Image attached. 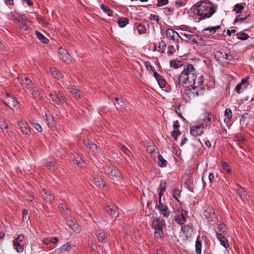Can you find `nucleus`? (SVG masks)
Segmentation results:
<instances>
[{"instance_id":"obj_1","label":"nucleus","mask_w":254,"mask_h":254,"mask_svg":"<svg viewBox=\"0 0 254 254\" xmlns=\"http://www.w3.org/2000/svg\"><path fill=\"white\" fill-rule=\"evenodd\" d=\"M203 76L202 75L197 77L196 69L191 64H188L184 68L181 75L178 77V83L180 85H187V86L201 85L203 83Z\"/></svg>"},{"instance_id":"obj_2","label":"nucleus","mask_w":254,"mask_h":254,"mask_svg":"<svg viewBox=\"0 0 254 254\" xmlns=\"http://www.w3.org/2000/svg\"><path fill=\"white\" fill-rule=\"evenodd\" d=\"M196 10L198 15L201 16L200 19L209 18L215 12L212 3L206 0L198 2L196 4Z\"/></svg>"},{"instance_id":"obj_3","label":"nucleus","mask_w":254,"mask_h":254,"mask_svg":"<svg viewBox=\"0 0 254 254\" xmlns=\"http://www.w3.org/2000/svg\"><path fill=\"white\" fill-rule=\"evenodd\" d=\"M201 85H197V84L192 85L191 88L187 86L185 89L186 94L190 98H194L196 97L202 96L204 94L205 89Z\"/></svg>"},{"instance_id":"obj_4","label":"nucleus","mask_w":254,"mask_h":254,"mask_svg":"<svg viewBox=\"0 0 254 254\" xmlns=\"http://www.w3.org/2000/svg\"><path fill=\"white\" fill-rule=\"evenodd\" d=\"M165 226V222L160 219H156L153 221L152 227L155 229L154 236L155 238H162L164 237L162 229Z\"/></svg>"},{"instance_id":"obj_5","label":"nucleus","mask_w":254,"mask_h":254,"mask_svg":"<svg viewBox=\"0 0 254 254\" xmlns=\"http://www.w3.org/2000/svg\"><path fill=\"white\" fill-rule=\"evenodd\" d=\"M50 99L53 102L58 105H63L66 102V98L64 95L61 92H53L49 94Z\"/></svg>"},{"instance_id":"obj_6","label":"nucleus","mask_w":254,"mask_h":254,"mask_svg":"<svg viewBox=\"0 0 254 254\" xmlns=\"http://www.w3.org/2000/svg\"><path fill=\"white\" fill-rule=\"evenodd\" d=\"M175 216L174 220L176 222L181 225L185 224L187 221L186 216L188 212L183 209H177L174 211Z\"/></svg>"},{"instance_id":"obj_7","label":"nucleus","mask_w":254,"mask_h":254,"mask_svg":"<svg viewBox=\"0 0 254 254\" xmlns=\"http://www.w3.org/2000/svg\"><path fill=\"white\" fill-rule=\"evenodd\" d=\"M203 215L212 225L216 224L218 222L217 216L212 207H209L207 209L204 210Z\"/></svg>"},{"instance_id":"obj_8","label":"nucleus","mask_w":254,"mask_h":254,"mask_svg":"<svg viewBox=\"0 0 254 254\" xmlns=\"http://www.w3.org/2000/svg\"><path fill=\"white\" fill-rule=\"evenodd\" d=\"M180 38L182 40H184L187 43L191 44H196L199 39L201 38L196 35H191L190 34L181 33Z\"/></svg>"},{"instance_id":"obj_9","label":"nucleus","mask_w":254,"mask_h":254,"mask_svg":"<svg viewBox=\"0 0 254 254\" xmlns=\"http://www.w3.org/2000/svg\"><path fill=\"white\" fill-rule=\"evenodd\" d=\"M3 103L10 109H13L18 104V101L10 93H6V98L3 101Z\"/></svg>"},{"instance_id":"obj_10","label":"nucleus","mask_w":254,"mask_h":254,"mask_svg":"<svg viewBox=\"0 0 254 254\" xmlns=\"http://www.w3.org/2000/svg\"><path fill=\"white\" fill-rule=\"evenodd\" d=\"M156 207L164 217H168L169 216L170 212L169 211L168 207L161 202V199H160L159 198L158 202L156 201Z\"/></svg>"},{"instance_id":"obj_11","label":"nucleus","mask_w":254,"mask_h":254,"mask_svg":"<svg viewBox=\"0 0 254 254\" xmlns=\"http://www.w3.org/2000/svg\"><path fill=\"white\" fill-rule=\"evenodd\" d=\"M235 189L242 200L244 201L248 199L249 196L248 195L247 192L243 187L240 186H236Z\"/></svg>"},{"instance_id":"obj_12","label":"nucleus","mask_w":254,"mask_h":254,"mask_svg":"<svg viewBox=\"0 0 254 254\" xmlns=\"http://www.w3.org/2000/svg\"><path fill=\"white\" fill-rule=\"evenodd\" d=\"M204 127L201 124L196 126H193L190 128V134L194 136L196 135H200L203 132Z\"/></svg>"},{"instance_id":"obj_13","label":"nucleus","mask_w":254,"mask_h":254,"mask_svg":"<svg viewBox=\"0 0 254 254\" xmlns=\"http://www.w3.org/2000/svg\"><path fill=\"white\" fill-rule=\"evenodd\" d=\"M212 118L213 116L211 114L207 113H205L204 117L202 120V122L200 124L205 128L211 124Z\"/></svg>"},{"instance_id":"obj_14","label":"nucleus","mask_w":254,"mask_h":254,"mask_svg":"<svg viewBox=\"0 0 254 254\" xmlns=\"http://www.w3.org/2000/svg\"><path fill=\"white\" fill-rule=\"evenodd\" d=\"M117 208H118L116 206L113 204H110L108 205L105 207V210L107 212L110 213L113 217L116 218L117 217L119 216V212L117 210Z\"/></svg>"},{"instance_id":"obj_15","label":"nucleus","mask_w":254,"mask_h":254,"mask_svg":"<svg viewBox=\"0 0 254 254\" xmlns=\"http://www.w3.org/2000/svg\"><path fill=\"white\" fill-rule=\"evenodd\" d=\"M85 145L87 148L93 154L98 152L97 145L90 140H87L85 141Z\"/></svg>"},{"instance_id":"obj_16","label":"nucleus","mask_w":254,"mask_h":254,"mask_svg":"<svg viewBox=\"0 0 254 254\" xmlns=\"http://www.w3.org/2000/svg\"><path fill=\"white\" fill-rule=\"evenodd\" d=\"M115 100L114 104L118 111H123L126 110L125 104L122 99L116 98Z\"/></svg>"},{"instance_id":"obj_17","label":"nucleus","mask_w":254,"mask_h":254,"mask_svg":"<svg viewBox=\"0 0 254 254\" xmlns=\"http://www.w3.org/2000/svg\"><path fill=\"white\" fill-rule=\"evenodd\" d=\"M109 176L113 181H118L121 177V174L117 169L114 168Z\"/></svg>"},{"instance_id":"obj_18","label":"nucleus","mask_w":254,"mask_h":254,"mask_svg":"<svg viewBox=\"0 0 254 254\" xmlns=\"http://www.w3.org/2000/svg\"><path fill=\"white\" fill-rule=\"evenodd\" d=\"M42 197L47 201L52 202L54 199V196L51 194V193L46 190L45 189H43L41 193Z\"/></svg>"},{"instance_id":"obj_19","label":"nucleus","mask_w":254,"mask_h":254,"mask_svg":"<svg viewBox=\"0 0 254 254\" xmlns=\"http://www.w3.org/2000/svg\"><path fill=\"white\" fill-rule=\"evenodd\" d=\"M96 235L99 242L101 243H105L107 241V237L106 233L104 231H97Z\"/></svg>"},{"instance_id":"obj_20","label":"nucleus","mask_w":254,"mask_h":254,"mask_svg":"<svg viewBox=\"0 0 254 254\" xmlns=\"http://www.w3.org/2000/svg\"><path fill=\"white\" fill-rule=\"evenodd\" d=\"M166 36L168 38L174 41L176 40V37L180 38V35L172 29H168L166 30Z\"/></svg>"},{"instance_id":"obj_21","label":"nucleus","mask_w":254,"mask_h":254,"mask_svg":"<svg viewBox=\"0 0 254 254\" xmlns=\"http://www.w3.org/2000/svg\"><path fill=\"white\" fill-rule=\"evenodd\" d=\"M58 52L61 56V58L64 62H66L69 60V55L66 49L60 48L58 50Z\"/></svg>"},{"instance_id":"obj_22","label":"nucleus","mask_w":254,"mask_h":254,"mask_svg":"<svg viewBox=\"0 0 254 254\" xmlns=\"http://www.w3.org/2000/svg\"><path fill=\"white\" fill-rule=\"evenodd\" d=\"M154 45L155 46V50L157 51L160 53H163L165 52L166 47V44L165 41L163 40H161L160 41H159L158 43V46L155 44H154Z\"/></svg>"},{"instance_id":"obj_23","label":"nucleus","mask_w":254,"mask_h":254,"mask_svg":"<svg viewBox=\"0 0 254 254\" xmlns=\"http://www.w3.org/2000/svg\"><path fill=\"white\" fill-rule=\"evenodd\" d=\"M32 95L35 99H41L43 97V92L37 87H34L32 88Z\"/></svg>"},{"instance_id":"obj_24","label":"nucleus","mask_w":254,"mask_h":254,"mask_svg":"<svg viewBox=\"0 0 254 254\" xmlns=\"http://www.w3.org/2000/svg\"><path fill=\"white\" fill-rule=\"evenodd\" d=\"M216 236L217 239L220 242V244L225 248H227L229 247V244L228 241L226 240L225 237L221 234H218L216 233Z\"/></svg>"},{"instance_id":"obj_25","label":"nucleus","mask_w":254,"mask_h":254,"mask_svg":"<svg viewBox=\"0 0 254 254\" xmlns=\"http://www.w3.org/2000/svg\"><path fill=\"white\" fill-rule=\"evenodd\" d=\"M69 91L72 93L75 97L80 98L81 96V92L78 90L75 86L70 85L68 87Z\"/></svg>"},{"instance_id":"obj_26","label":"nucleus","mask_w":254,"mask_h":254,"mask_svg":"<svg viewBox=\"0 0 254 254\" xmlns=\"http://www.w3.org/2000/svg\"><path fill=\"white\" fill-rule=\"evenodd\" d=\"M18 126L20 128L22 132L25 133V134H29L30 133V130L29 128V125L26 123H19Z\"/></svg>"},{"instance_id":"obj_27","label":"nucleus","mask_w":254,"mask_h":254,"mask_svg":"<svg viewBox=\"0 0 254 254\" xmlns=\"http://www.w3.org/2000/svg\"><path fill=\"white\" fill-rule=\"evenodd\" d=\"M166 182H164L163 181H161L160 183L159 187L158 189V195L160 199H161V197L164 194V192L166 190Z\"/></svg>"},{"instance_id":"obj_28","label":"nucleus","mask_w":254,"mask_h":254,"mask_svg":"<svg viewBox=\"0 0 254 254\" xmlns=\"http://www.w3.org/2000/svg\"><path fill=\"white\" fill-rule=\"evenodd\" d=\"M224 116L226 117V118L224 119V122L226 124H228L232 118V112L230 109L228 108L225 110L224 112Z\"/></svg>"},{"instance_id":"obj_29","label":"nucleus","mask_w":254,"mask_h":254,"mask_svg":"<svg viewBox=\"0 0 254 254\" xmlns=\"http://www.w3.org/2000/svg\"><path fill=\"white\" fill-rule=\"evenodd\" d=\"M92 182L94 185L98 188H102L105 185L104 181L101 177H95L92 179Z\"/></svg>"},{"instance_id":"obj_30","label":"nucleus","mask_w":254,"mask_h":254,"mask_svg":"<svg viewBox=\"0 0 254 254\" xmlns=\"http://www.w3.org/2000/svg\"><path fill=\"white\" fill-rule=\"evenodd\" d=\"M21 83L23 85L24 88L29 89L32 85V82L31 79L28 77H24L23 79L21 80Z\"/></svg>"},{"instance_id":"obj_31","label":"nucleus","mask_w":254,"mask_h":254,"mask_svg":"<svg viewBox=\"0 0 254 254\" xmlns=\"http://www.w3.org/2000/svg\"><path fill=\"white\" fill-rule=\"evenodd\" d=\"M201 247H202V244H201V241L200 240V236L199 235L195 241V251L196 253L197 254H201Z\"/></svg>"},{"instance_id":"obj_32","label":"nucleus","mask_w":254,"mask_h":254,"mask_svg":"<svg viewBox=\"0 0 254 254\" xmlns=\"http://www.w3.org/2000/svg\"><path fill=\"white\" fill-rule=\"evenodd\" d=\"M129 22V20L127 18L121 17L118 19V22L119 27L121 28L125 27Z\"/></svg>"},{"instance_id":"obj_33","label":"nucleus","mask_w":254,"mask_h":254,"mask_svg":"<svg viewBox=\"0 0 254 254\" xmlns=\"http://www.w3.org/2000/svg\"><path fill=\"white\" fill-rule=\"evenodd\" d=\"M50 71L52 76L56 78L60 79L62 78L63 77L62 74L57 68H50Z\"/></svg>"},{"instance_id":"obj_34","label":"nucleus","mask_w":254,"mask_h":254,"mask_svg":"<svg viewBox=\"0 0 254 254\" xmlns=\"http://www.w3.org/2000/svg\"><path fill=\"white\" fill-rule=\"evenodd\" d=\"M67 224L70 226L71 229L76 232L79 230V225L76 223V221L73 219H69L67 220Z\"/></svg>"},{"instance_id":"obj_35","label":"nucleus","mask_w":254,"mask_h":254,"mask_svg":"<svg viewBox=\"0 0 254 254\" xmlns=\"http://www.w3.org/2000/svg\"><path fill=\"white\" fill-rule=\"evenodd\" d=\"M182 231L184 234L187 235H190L193 232L192 228L190 225H182Z\"/></svg>"},{"instance_id":"obj_36","label":"nucleus","mask_w":254,"mask_h":254,"mask_svg":"<svg viewBox=\"0 0 254 254\" xmlns=\"http://www.w3.org/2000/svg\"><path fill=\"white\" fill-rule=\"evenodd\" d=\"M168 164L167 161L161 155L158 156V165L160 167H165Z\"/></svg>"},{"instance_id":"obj_37","label":"nucleus","mask_w":254,"mask_h":254,"mask_svg":"<svg viewBox=\"0 0 254 254\" xmlns=\"http://www.w3.org/2000/svg\"><path fill=\"white\" fill-rule=\"evenodd\" d=\"M225 54H226V52H223L221 51H217L215 54V57L218 58V60L224 62L225 59Z\"/></svg>"},{"instance_id":"obj_38","label":"nucleus","mask_w":254,"mask_h":254,"mask_svg":"<svg viewBox=\"0 0 254 254\" xmlns=\"http://www.w3.org/2000/svg\"><path fill=\"white\" fill-rule=\"evenodd\" d=\"M170 66L174 68H178L183 65L182 62L180 61L171 60L170 62Z\"/></svg>"},{"instance_id":"obj_39","label":"nucleus","mask_w":254,"mask_h":254,"mask_svg":"<svg viewBox=\"0 0 254 254\" xmlns=\"http://www.w3.org/2000/svg\"><path fill=\"white\" fill-rule=\"evenodd\" d=\"M45 166L50 170H55L57 168V163L53 161H47L45 162Z\"/></svg>"},{"instance_id":"obj_40","label":"nucleus","mask_w":254,"mask_h":254,"mask_svg":"<svg viewBox=\"0 0 254 254\" xmlns=\"http://www.w3.org/2000/svg\"><path fill=\"white\" fill-rule=\"evenodd\" d=\"M206 32H209V33L213 34L215 33V31L214 30L213 27H207L204 29L202 31V33L203 36L208 37H209L210 36V34H205Z\"/></svg>"},{"instance_id":"obj_41","label":"nucleus","mask_w":254,"mask_h":254,"mask_svg":"<svg viewBox=\"0 0 254 254\" xmlns=\"http://www.w3.org/2000/svg\"><path fill=\"white\" fill-rule=\"evenodd\" d=\"M237 38L241 40H246L249 38L250 36L248 34L241 32L236 34Z\"/></svg>"},{"instance_id":"obj_42","label":"nucleus","mask_w":254,"mask_h":254,"mask_svg":"<svg viewBox=\"0 0 254 254\" xmlns=\"http://www.w3.org/2000/svg\"><path fill=\"white\" fill-rule=\"evenodd\" d=\"M35 34L37 37L43 43H47L49 40L44 36V35L38 31H36Z\"/></svg>"},{"instance_id":"obj_43","label":"nucleus","mask_w":254,"mask_h":254,"mask_svg":"<svg viewBox=\"0 0 254 254\" xmlns=\"http://www.w3.org/2000/svg\"><path fill=\"white\" fill-rule=\"evenodd\" d=\"M136 29L138 31V34L140 35L145 33L146 31L145 26L141 23L137 24Z\"/></svg>"},{"instance_id":"obj_44","label":"nucleus","mask_w":254,"mask_h":254,"mask_svg":"<svg viewBox=\"0 0 254 254\" xmlns=\"http://www.w3.org/2000/svg\"><path fill=\"white\" fill-rule=\"evenodd\" d=\"M101 9L107 14L108 16H111L113 13V11L108 6L105 5L104 4H102L101 5Z\"/></svg>"},{"instance_id":"obj_45","label":"nucleus","mask_w":254,"mask_h":254,"mask_svg":"<svg viewBox=\"0 0 254 254\" xmlns=\"http://www.w3.org/2000/svg\"><path fill=\"white\" fill-rule=\"evenodd\" d=\"M13 244L14 246V248L16 250V251L19 253H21L23 251V248L20 244V243L18 242H16L14 240Z\"/></svg>"},{"instance_id":"obj_46","label":"nucleus","mask_w":254,"mask_h":254,"mask_svg":"<svg viewBox=\"0 0 254 254\" xmlns=\"http://www.w3.org/2000/svg\"><path fill=\"white\" fill-rule=\"evenodd\" d=\"M157 81L160 88H163L165 87L166 82L165 79L162 76L159 78H158Z\"/></svg>"},{"instance_id":"obj_47","label":"nucleus","mask_w":254,"mask_h":254,"mask_svg":"<svg viewBox=\"0 0 254 254\" xmlns=\"http://www.w3.org/2000/svg\"><path fill=\"white\" fill-rule=\"evenodd\" d=\"M234 7L235 8L234 10H235L237 13H240L244 8V6L240 3L236 4Z\"/></svg>"},{"instance_id":"obj_48","label":"nucleus","mask_w":254,"mask_h":254,"mask_svg":"<svg viewBox=\"0 0 254 254\" xmlns=\"http://www.w3.org/2000/svg\"><path fill=\"white\" fill-rule=\"evenodd\" d=\"M222 169L226 171L228 174L231 173V169L229 165L225 162H224L222 164Z\"/></svg>"},{"instance_id":"obj_49","label":"nucleus","mask_w":254,"mask_h":254,"mask_svg":"<svg viewBox=\"0 0 254 254\" xmlns=\"http://www.w3.org/2000/svg\"><path fill=\"white\" fill-rule=\"evenodd\" d=\"M120 149L124 152L126 154L128 155V156L131 154V152L125 146L123 145H121L119 147Z\"/></svg>"},{"instance_id":"obj_50","label":"nucleus","mask_w":254,"mask_h":254,"mask_svg":"<svg viewBox=\"0 0 254 254\" xmlns=\"http://www.w3.org/2000/svg\"><path fill=\"white\" fill-rule=\"evenodd\" d=\"M181 192V191L178 189H175L173 190V196L178 201H179L178 197L180 196Z\"/></svg>"},{"instance_id":"obj_51","label":"nucleus","mask_w":254,"mask_h":254,"mask_svg":"<svg viewBox=\"0 0 254 254\" xmlns=\"http://www.w3.org/2000/svg\"><path fill=\"white\" fill-rule=\"evenodd\" d=\"M181 134V132L179 130V129H174L171 132V135L174 139L177 140V136H179Z\"/></svg>"},{"instance_id":"obj_52","label":"nucleus","mask_w":254,"mask_h":254,"mask_svg":"<svg viewBox=\"0 0 254 254\" xmlns=\"http://www.w3.org/2000/svg\"><path fill=\"white\" fill-rule=\"evenodd\" d=\"M157 4L156 5L158 7L166 5L168 3V0H157Z\"/></svg>"},{"instance_id":"obj_53","label":"nucleus","mask_w":254,"mask_h":254,"mask_svg":"<svg viewBox=\"0 0 254 254\" xmlns=\"http://www.w3.org/2000/svg\"><path fill=\"white\" fill-rule=\"evenodd\" d=\"M225 59L224 62L229 63L230 61H231L233 59V57L232 55L229 53H226V54H225Z\"/></svg>"},{"instance_id":"obj_54","label":"nucleus","mask_w":254,"mask_h":254,"mask_svg":"<svg viewBox=\"0 0 254 254\" xmlns=\"http://www.w3.org/2000/svg\"><path fill=\"white\" fill-rule=\"evenodd\" d=\"M62 250H63V251H70L71 249V246L69 244L66 243L65 244H64L62 247Z\"/></svg>"},{"instance_id":"obj_55","label":"nucleus","mask_w":254,"mask_h":254,"mask_svg":"<svg viewBox=\"0 0 254 254\" xmlns=\"http://www.w3.org/2000/svg\"><path fill=\"white\" fill-rule=\"evenodd\" d=\"M145 66L148 70H151L152 71H154L155 68L153 66H152L150 63L148 62H146L145 63Z\"/></svg>"},{"instance_id":"obj_56","label":"nucleus","mask_w":254,"mask_h":254,"mask_svg":"<svg viewBox=\"0 0 254 254\" xmlns=\"http://www.w3.org/2000/svg\"><path fill=\"white\" fill-rule=\"evenodd\" d=\"M149 19L150 20L155 21L157 23H159V19L158 16L154 14H150Z\"/></svg>"},{"instance_id":"obj_57","label":"nucleus","mask_w":254,"mask_h":254,"mask_svg":"<svg viewBox=\"0 0 254 254\" xmlns=\"http://www.w3.org/2000/svg\"><path fill=\"white\" fill-rule=\"evenodd\" d=\"M33 126L38 132H42V128L41 126L39 124H38V123H33Z\"/></svg>"},{"instance_id":"obj_58","label":"nucleus","mask_w":254,"mask_h":254,"mask_svg":"<svg viewBox=\"0 0 254 254\" xmlns=\"http://www.w3.org/2000/svg\"><path fill=\"white\" fill-rule=\"evenodd\" d=\"M175 52V49L174 46L170 45L168 47V54L172 55Z\"/></svg>"},{"instance_id":"obj_59","label":"nucleus","mask_w":254,"mask_h":254,"mask_svg":"<svg viewBox=\"0 0 254 254\" xmlns=\"http://www.w3.org/2000/svg\"><path fill=\"white\" fill-rule=\"evenodd\" d=\"M114 168H111L110 167L106 166L104 168V172L105 174H108V175H110V172L112 171Z\"/></svg>"},{"instance_id":"obj_60","label":"nucleus","mask_w":254,"mask_h":254,"mask_svg":"<svg viewBox=\"0 0 254 254\" xmlns=\"http://www.w3.org/2000/svg\"><path fill=\"white\" fill-rule=\"evenodd\" d=\"M24 239V236L23 235H19L18 237L14 240L16 242H21Z\"/></svg>"},{"instance_id":"obj_61","label":"nucleus","mask_w":254,"mask_h":254,"mask_svg":"<svg viewBox=\"0 0 254 254\" xmlns=\"http://www.w3.org/2000/svg\"><path fill=\"white\" fill-rule=\"evenodd\" d=\"M74 162H75L76 164L78 166H81L83 161L81 158L78 157L75 160H74Z\"/></svg>"},{"instance_id":"obj_62","label":"nucleus","mask_w":254,"mask_h":254,"mask_svg":"<svg viewBox=\"0 0 254 254\" xmlns=\"http://www.w3.org/2000/svg\"><path fill=\"white\" fill-rule=\"evenodd\" d=\"M16 20L21 22L22 24H23V25H26V19H24L21 16H19L17 18H16Z\"/></svg>"},{"instance_id":"obj_63","label":"nucleus","mask_w":254,"mask_h":254,"mask_svg":"<svg viewBox=\"0 0 254 254\" xmlns=\"http://www.w3.org/2000/svg\"><path fill=\"white\" fill-rule=\"evenodd\" d=\"M242 85H241V84H238L236 86V88H235V91H236V92L238 94L240 93V90L242 89Z\"/></svg>"},{"instance_id":"obj_64","label":"nucleus","mask_w":254,"mask_h":254,"mask_svg":"<svg viewBox=\"0 0 254 254\" xmlns=\"http://www.w3.org/2000/svg\"><path fill=\"white\" fill-rule=\"evenodd\" d=\"M214 179V176L213 173H210L209 174V176H208V179H209L210 183H212Z\"/></svg>"}]
</instances>
